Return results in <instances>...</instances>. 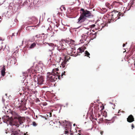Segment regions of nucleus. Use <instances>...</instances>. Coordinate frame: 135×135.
Segmentation results:
<instances>
[{"label": "nucleus", "mask_w": 135, "mask_h": 135, "mask_svg": "<svg viewBox=\"0 0 135 135\" xmlns=\"http://www.w3.org/2000/svg\"><path fill=\"white\" fill-rule=\"evenodd\" d=\"M80 11L82 12H80V16L78 19L77 23H81L85 20L87 18L91 17L93 16L90 12L87 9L85 10L81 8Z\"/></svg>", "instance_id": "nucleus-1"}, {"label": "nucleus", "mask_w": 135, "mask_h": 135, "mask_svg": "<svg viewBox=\"0 0 135 135\" xmlns=\"http://www.w3.org/2000/svg\"><path fill=\"white\" fill-rule=\"evenodd\" d=\"M121 15L123 16L122 13L114 10L109 13V14H107L106 17L109 18L108 19V22L109 23L114 21V20L115 21L119 19L120 18L119 16Z\"/></svg>", "instance_id": "nucleus-2"}, {"label": "nucleus", "mask_w": 135, "mask_h": 135, "mask_svg": "<svg viewBox=\"0 0 135 135\" xmlns=\"http://www.w3.org/2000/svg\"><path fill=\"white\" fill-rule=\"evenodd\" d=\"M58 78L59 79H60V75L58 74H56L54 73H52L50 74L47 76V79L49 82H54Z\"/></svg>", "instance_id": "nucleus-3"}, {"label": "nucleus", "mask_w": 135, "mask_h": 135, "mask_svg": "<svg viewBox=\"0 0 135 135\" xmlns=\"http://www.w3.org/2000/svg\"><path fill=\"white\" fill-rule=\"evenodd\" d=\"M68 57H69V59H70V57L69 56V57H66V56H65L64 58L65 60L64 61H63L62 62L61 65H60V67H62V68H64L66 66L67 64V62L68 61Z\"/></svg>", "instance_id": "nucleus-4"}, {"label": "nucleus", "mask_w": 135, "mask_h": 135, "mask_svg": "<svg viewBox=\"0 0 135 135\" xmlns=\"http://www.w3.org/2000/svg\"><path fill=\"white\" fill-rule=\"evenodd\" d=\"M12 135H23V133L19 130H16L15 129H12Z\"/></svg>", "instance_id": "nucleus-5"}, {"label": "nucleus", "mask_w": 135, "mask_h": 135, "mask_svg": "<svg viewBox=\"0 0 135 135\" xmlns=\"http://www.w3.org/2000/svg\"><path fill=\"white\" fill-rule=\"evenodd\" d=\"M61 49H59V47L57 48L58 50H59L60 52H62V54L63 55L65 56L66 54V52H67L66 49V47H61Z\"/></svg>", "instance_id": "nucleus-6"}, {"label": "nucleus", "mask_w": 135, "mask_h": 135, "mask_svg": "<svg viewBox=\"0 0 135 135\" xmlns=\"http://www.w3.org/2000/svg\"><path fill=\"white\" fill-rule=\"evenodd\" d=\"M18 123H16L14 124V125H15L17 127H18L22 123H23V121L24 120V119L23 118L21 117H19L18 118Z\"/></svg>", "instance_id": "nucleus-7"}, {"label": "nucleus", "mask_w": 135, "mask_h": 135, "mask_svg": "<svg viewBox=\"0 0 135 135\" xmlns=\"http://www.w3.org/2000/svg\"><path fill=\"white\" fill-rule=\"evenodd\" d=\"M127 120L128 122L131 123L134 121V118L132 115H130L127 118Z\"/></svg>", "instance_id": "nucleus-8"}, {"label": "nucleus", "mask_w": 135, "mask_h": 135, "mask_svg": "<svg viewBox=\"0 0 135 135\" xmlns=\"http://www.w3.org/2000/svg\"><path fill=\"white\" fill-rule=\"evenodd\" d=\"M14 104L15 106L18 108H21V105L20 103L19 100L17 99L14 101Z\"/></svg>", "instance_id": "nucleus-9"}, {"label": "nucleus", "mask_w": 135, "mask_h": 135, "mask_svg": "<svg viewBox=\"0 0 135 135\" xmlns=\"http://www.w3.org/2000/svg\"><path fill=\"white\" fill-rule=\"evenodd\" d=\"M21 102L20 103L21 107H25L26 103L27 100L25 98L22 99L21 101Z\"/></svg>", "instance_id": "nucleus-10"}, {"label": "nucleus", "mask_w": 135, "mask_h": 135, "mask_svg": "<svg viewBox=\"0 0 135 135\" xmlns=\"http://www.w3.org/2000/svg\"><path fill=\"white\" fill-rule=\"evenodd\" d=\"M44 80L43 77L40 76L39 78H37V83L39 85L41 84H43Z\"/></svg>", "instance_id": "nucleus-11"}, {"label": "nucleus", "mask_w": 135, "mask_h": 135, "mask_svg": "<svg viewBox=\"0 0 135 135\" xmlns=\"http://www.w3.org/2000/svg\"><path fill=\"white\" fill-rule=\"evenodd\" d=\"M64 41H65L66 44H73L74 42V41L72 40H69V39H64Z\"/></svg>", "instance_id": "nucleus-12"}, {"label": "nucleus", "mask_w": 135, "mask_h": 135, "mask_svg": "<svg viewBox=\"0 0 135 135\" xmlns=\"http://www.w3.org/2000/svg\"><path fill=\"white\" fill-rule=\"evenodd\" d=\"M32 68H30V69H28L27 71V73H23V75H24L25 76H28V74L29 75H30V74L32 73V71L31 70V69Z\"/></svg>", "instance_id": "nucleus-13"}, {"label": "nucleus", "mask_w": 135, "mask_h": 135, "mask_svg": "<svg viewBox=\"0 0 135 135\" xmlns=\"http://www.w3.org/2000/svg\"><path fill=\"white\" fill-rule=\"evenodd\" d=\"M90 37L91 39H93L95 38L97 35V33L95 32L94 33L93 32L90 33Z\"/></svg>", "instance_id": "nucleus-14"}, {"label": "nucleus", "mask_w": 135, "mask_h": 135, "mask_svg": "<svg viewBox=\"0 0 135 135\" xmlns=\"http://www.w3.org/2000/svg\"><path fill=\"white\" fill-rule=\"evenodd\" d=\"M60 44L61 45V47H66V44L65 43L64 40H62L60 42Z\"/></svg>", "instance_id": "nucleus-15"}, {"label": "nucleus", "mask_w": 135, "mask_h": 135, "mask_svg": "<svg viewBox=\"0 0 135 135\" xmlns=\"http://www.w3.org/2000/svg\"><path fill=\"white\" fill-rule=\"evenodd\" d=\"M84 51V50L83 49H82L81 48H79L78 50L77 51V55H80V53H81L83 52Z\"/></svg>", "instance_id": "nucleus-16"}, {"label": "nucleus", "mask_w": 135, "mask_h": 135, "mask_svg": "<svg viewBox=\"0 0 135 135\" xmlns=\"http://www.w3.org/2000/svg\"><path fill=\"white\" fill-rule=\"evenodd\" d=\"M59 70V69H53L52 70V73L53 74L54 73L56 74H58L59 75V73L57 72Z\"/></svg>", "instance_id": "nucleus-17"}, {"label": "nucleus", "mask_w": 135, "mask_h": 135, "mask_svg": "<svg viewBox=\"0 0 135 135\" xmlns=\"http://www.w3.org/2000/svg\"><path fill=\"white\" fill-rule=\"evenodd\" d=\"M88 36L86 35H85L84 34H83L82 36V38L84 40V41H85L86 40V39H87Z\"/></svg>", "instance_id": "nucleus-18"}, {"label": "nucleus", "mask_w": 135, "mask_h": 135, "mask_svg": "<svg viewBox=\"0 0 135 135\" xmlns=\"http://www.w3.org/2000/svg\"><path fill=\"white\" fill-rule=\"evenodd\" d=\"M31 68H32V69H31L32 74H34L35 73H36L37 72H37V71L36 70H35V68L34 67H32Z\"/></svg>", "instance_id": "nucleus-19"}, {"label": "nucleus", "mask_w": 135, "mask_h": 135, "mask_svg": "<svg viewBox=\"0 0 135 135\" xmlns=\"http://www.w3.org/2000/svg\"><path fill=\"white\" fill-rule=\"evenodd\" d=\"M84 54L85 55V56H86L87 57H88L89 58H90V57L89 56L90 55V53L88 51H85L84 52Z\"/></svg>", "instance_id": "nucleus-20"}, {"label": "nucleus", "mask_w": 135, "mask_h": 135, "mask_svg": "<svg viewBox=\"0 0 135 135\" xmlns=\"http://www.w3.org/2000/svg\"><path fill=\"white\" fill-rule=\"evenodd\" d=\"M36 45V44L35 43H33V44H32L29 47L31 49H32L34 48V47Z\"/></svg>", "instance_id": "nucleus-21"}, {"label": "nucleus", "mask_w": 135, "mask_h": 135, "mask_svg": "<svg viewBox=\"0 0 135 135\" xmlns=\"http://www.w3.org/2000/svg\"><path fill=\"white\" fill-rule=\"evenodd\" d=\"M2 44L3 45L2 46V47L0 48V51L2 49L3 50H4V49H5V47L6 46V45L5 44L2 43Z\"/></svg>", "instance_id": "nucleus-22"}, {"label": "nucleus", "mask_w": 135, "mask_h": 135, "mask_svg": "<svg viewBox=\"0 0 135 135\" xmlns=\"http://www.w3.org/2000/svg\"><path fill=\"white\" fill-rule=\"evenodd\" d=\"M44 33H42L41 34H38V35H36L35 36V37H36L37 38H39L40 37H41V35H44Z\"/></svg>", "instance_id": "nucleus-23"}, {"label": "nucleus", "mask_w": 135, "mask_h": 135, "mask_svg": "<svg viewBox=\"0 0 135 135\" xmlns=\"http://www.w3.org/2000/svg\"><path fill=\"white\" fill-rule=\"evenodd\" d=\"M1 75L3 76H4L5 74V71H1Z\"/></svg>", "instance_id": "nucleus-24"}, {"label": "nucleus", "mask_w": 135, "mask_h": 135, "mask_svg": "<svg viewBox=\"0 0 135 135\" xmlns=\"http://www.w3.org/2000/svg\"><path fill=\"white\" fill-rule=\"evenodd\" d=\"M32 125L34 126H36L37 125V124L35 122H32Z\"/></svg>", "instance_id": "nucleus-25"}, {"label": "nucleus", "mask_w": 135, "mask_h": 135, "mask_svg": "<svg viewBox=\"0 0 135 135\" xmlns=\"http://www.w3.org/2000/svg\"><path fill=\"white\" fill-rule=\"evenodd\" d=\"M2 71H6V67L5 66H4L3 67V68H2Z\"/></svg>", "instance_id": "nucleus-26"}, {"label": "nucleus", "mask_w": 135, "mask_h": 135, "mask_svg": "<svg viewBox=\"0 0 135 135\" xmlns=\"http://www.w3.org/2000/svg\"><path fill=\"white\" fill-rule=\"evenodd\" d=\"M48 44L50 46H53L54 45V44L53 43H49Z\"/></svg>", "instance_id": "nucleus-27"}, {"label": "nucleus", "mask_w": 135, "mask_h": 135, "mask_svg": "<svg viewBox=\"0 0 135 135\" xmlns=\"http://www.w3.org/2000/svg\"><path fill=\"white\" fill-rule=\"evenodd\" d=\"M47 36L46 35H44V36H43L44 39H45L47 37Z\"/></svg>", "instance_id": "nucleus-28"}, {"label": "nucleus", "mask_w": 135, "mask_h": 135, "mask_svg": "<svg viewBox=\"0 0 135 135\" xmlns=\"http://www.w3.org/2000/svg\"><path fill=\"white\" fill-rule=\"evenodd\" d=\"M6 118V119L7 120L8 119V120H7L8 121V120L9 119V116H7L6 117V118Z\"/></svg>", "instance_id": "nucleus-29"}, {"label": "nucleus", "mask_w": 135, "mask_h": 135, "mask_svg": "<svg viewBox=\"0 0 135 135\" xmlns=\"http://www.w3.org/2000/svg\"><path fill=\"white\" fill-rule=\"evenodd\" d=\"M49 54L50 56H51V55L52 54V52L51 51H49Z\"/></svg>", "instance_id": "nucleus-30"}, {"label": "nucleus", "mask_w": 135, "mask_h": 135, "mask_svg": "<svg viewBox=\"0 0 135 135\" xmlns=\"http://www.w3.org/2000/svg\"><path fill=\"white\" fill-rule=\"evenodd\" d=\"M65 72L64 71V73H62L61 74V77H62V76L64 75H65Z\"/></svg>", "instance_id": "nucleus-31"}, {"label": "nucleus", "mask_w": 135, "mask_h": 135, "mask_svg": "<svg viewBox=\"0 0 135 135\" xmlns=\"http://www.w3.org/2000/svg\"><path fill=\"white\" fill-rule=\"evenodd\" d=\"M68 132H69V131H68L67 130L66 131H65V133H64L66 134H67L68 133Z\"/></svg>", "instance_id": "nucleus-32"}, {"label": "nucleus", "mask_w": 135, "mask_h": 135, "mask_svg": "<svg viewBox=\"0 0 135 135\" xmlns=\"http://www.w3.org/2000/svg\"><path fill=\"white\" fill-rule=\"evenodd\" d=\"M61 59V58L60 57H59V59L57 61V62H60V59Z\"/></svg>", "instance_id": "nucleus-33"}, {"label": "nucleus", "mask_w": 135, "mask_h": 135, "mask_svg": "<svg viewBox=\"0 0 135 135\" xmlns=\"http://www.w3.org/2000/svg\"><path fill=\"white\" fill-rule=\"evenodd\" d=\"M115 105L114 104H113V106H112V108L113 109H114L115 108Z\"/></svg>", "instance_id": "nucleus-34"}, {"label": "nucleus", "mask_w": 135, "mask_h": 135, "mask_svg": "<svg viewBox=\"0 0 135 135\" xmlns=\"http://www.w3.org/2000/svg\"><path fill=\"white\" fill-rule=\"evenodd\" d=\"M90 32H91V31H88V32H87V33H86V34L88 35H89V34H88Z\"/></svg>", "instance_id": "nucleus-35"}, {"label": "nucleus", "mask_w": 135, "mask_h": 135, "mask_svg": "<svg viewBox=\"0 0 135 135\" xmlns=\"http://www.w3.org/2000/svg\"><path fill=\"white\" fill-rule=\"evenodd\" d=\"M132 129H133V128H134V126L133 124H132Z\"/></svg>", "instance_id": "nucleus-36"}, {"label": "nucleus", "mask_w": 135, "mask_h": 135, "mask_svg": "<svg viewBox=\"0 0 135 135\" xmlns=\"http://www.w3.org/2000/svg\"><path fill=\"white\" fill-rule=\"evenodd\" d=\"M103 132H104L103 131H101L100 132V133L102 135H103Z\"/></svg>", "instance_id": "nucleus-37"}, {"label": "nucleus", "mask_w": 135, "mask_h": 135, "mask_svg": "<svg viewBox=\"0 0 135 135\" xmlns=\"http://www.w3.org/2000/svg\"><path fill=\"white\" fill-rule=\"evenodd\" d=\"M94 103H92L91 104V105H90V106L92 107H93V105H94Z\"/></svg>", "instance_id": "nucleus-38"}, {"label": "nucleus", "mask_w": 135, "mask_h": 135, "mask_svg": "<svg viewBox=\"0 0 135 135\" xmlns=\"http://www.w3.org/2000/svg\"><path fill=\"white\" fill-rule=\"evenodd\" d=\"M91 27H94L95 26V25L94 24L92 25H91Z\"/></svg>", "instance_id": "nucleus-39"}, {"label": "nucleus", "mask_w": 135, "mask_h": 135, "mask_svg": "<svg viewBox=\"0 0 135 135\" xmlns=\"http://www.w3.org/2000/svg\"><path fill=\"white\" fill-rule=\"evenodd\" d=\"M27 133L26 132V133H24L23 134V135H28L27 134Z\"/></svg>", "instance_id": "nucleus-40"}, {"label": "nucleus", "mask_w": 135, "mask_h": 135, "mask_svg": "<svg viewBox=\"0 0 135 135\" xmlns=\"http://www.w3.org/2000/svg\"><path fill=\"white\" fill-rule=\"evenodd\" d=\"M50 117H51V116H52V113H50Z\"/></svg>", "instance_id": "nucleus-41"}, {"label": "nucleus", "mask_w": 135, "mask_h": 135, "mask_svg": "<svg viewBox=\"0 0 135 135\" xmlns=\"http://www.w3.org/2000/svg\"><path fill=\"white\" fill-rule=\"evenodd\" d=\"M125 46V44H123V47H124Z\"/></svg>", "instance_id": "nucleus-42"}, {"label": "nucleus", "mask_w": 135, "mask_h": 135, "mask_svg": "<svg viewBox=\"0 0 135 135\" xmlns=\"http://www.w3.org/2000/svg\"><path fill=\"white\" fill-rule=\"evenodd\" d=\"M2 40V38L1 37H0V40Z\"/></svg>", "instance_id": "nucleus-43"}, {"label": "nucleus", "mask_w": 135, "mask_h": 135, "mask_svg": "<svg viewBox=\"0 0 135 135\" xmlns=\"http://www.w3.org/2000/svg\"><path fill=\"white\" fill-rule=\"evenodd\" d=\"M70 49H71V50H70V51H72V49L71 48H70Z\"/></svg>", "instance_id": "nucleus-44"}, {"label": "nucleus", "mask_w": 135, "mask_h": 135, "mask_svg": "<svg viewBox=\"0 0 135 135\" xmlns=\"http://www.w3.org/2000/svg\"><path fill=\"white\" fill-rule=\"evenodd\" d=\"M14 34L13 33H12V36H13L14 35Z\"/></svg>", "instance_id": "nucleus-45"}, {"label": "nucleus", "mask_w": 135, "mask_h": 135, "mask_svg": "<svg viewBox=\"0 0 135 135\" xmlns=\"http://www.w3.org/2000/svg\"><path fill=\"white\" fill-rule=\"evenodd\" d=\"M67 53L68 54H70V53L69 52H67Z\"/></svg>", "instance_id": "nucleus-46"}, {"label": "nucleus", "mask_w": 135, "mask_h": 135, "mask_svg": "<svg viewBox=\"0 0 135 135\" xmlns=\"http://www.w3.org/2000/svg\"><path fill=\"white\" fill-rule=\"evenodd\" d=\"M63 8H64V9H65V7H64Z\"/></svg>", "instance_id": "nucleus-47"}, {"label": "nucleus", "mask_w": 135, "mask_h": 135, "mask_svg": "<svg viewBox=\"0 0 135 135\" xmlns=\"http://www.w3.org/2000/svg\"><path fill=\"white\" fill-rule=\"evenodd\" d=\"M78 0V1H79V0Z\"/></svg>", "instance_id": "nucleus-48"}]
</instances>
